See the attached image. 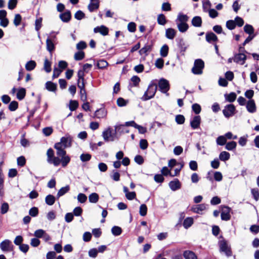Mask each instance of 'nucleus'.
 Instances as JSON below:
<instances>
[{"label": "nucleus", "instance_id": "1", "mask_svg": "<svg viewBox=\"0 0 259 259\" xmlns=\"http://www.w3.org/2000/svg\"><path fill=\"white\" fill-rule=\"evenodd\" d=\"M121 126V125L115 126L114 132L113 131L112 128L108 127L102 133V136L104 138V140L106 142L113 141L115 139L116 132L118 131Z\"/></svg>", "mask_w": 259, "mask_h": 259}, {"label": "nucleus", "instance_id": "2", "mask_svg": "<svg viewBox=\"0 0 259 259\" xmlns=\"http://www.w3.org/2000/svg\"><path fill=\"white\" fill-rule=\"evenodd\" d=\"M47 162L50 164H53L57 166L60 164V159L54 156V152L52 148H49L47 152Z\"/></svg>", "mask_w": 259, "mask_h": 259}, {"label": "nucleus", "instance_id": "3", "mask_svg": "<svg viewBox=\"0 0 259 259\" xmlns=\"http://www.w3.org/2000/svg\"><path fill=\"white\" fill-rule=\"evenodd\" d=\"M157 89V85L155 83H151L147 90L145 92L142 99L143 100H148L154 97Z\"/></svg>", "mask_w": 259, "mask_h": 259}, {"label": "nucleus", "instance_id": "4", "mask_svg": "<svg viewBox=\"0 0 259 259\" xmlns=\"http://www.w3.org/2000/svg\"><path fill=\"white\" fill-rule=\"evenodd\" d=\"M204 67V63L201 59H196L194 64V66L192 68V72L194 74H201L203 72V69Z\"/></svg>", "mask_w": 259, "mask_h": 259}, {"label": "nucleus", "instance_id": "5", "mask_svg": "<svg viewBox=\"0 0 259 259\" xmlns=\"http://www.w3.org/2000/svg\"><path fill=\"white\" fill-rule=\"evenodd\" d=\"M0 248L3 252H11L14 250V245L9 239H5L0 243Z\"/></svg>", "mask_w": 259, "mask_h": 259}, {"label": "nucleus", "instance_id": "6", "mask_svg": "<svg viewBox=\"0 0 259 259\" xmlns=\"http://www.w3.org/2000/svg\"><path fill=\"white\" fill-rule=\"evenodd\" d=\"M158 87L159 90L163 93H166L169 90V84L165 79L161 78L158 82Z\"/></svg>", "mask_w": 259, "mask_h": 259}, {"label": "nucleus", "instance_id": "7", "mask_svg": "<svg viewBox=\"0 0 259 259\" xmlns=\"http://www.w3.org/2000/svg\"><path fill=\"white\" fill-rule=\"evenodd\" d=\"M235 107L233 104H229L225 107L224 109L223 110V113L224 116L229 118L235 114Z\"/></svg>", "mask_w": 259, "mask_h": 259}, {"label": "nucleus", "instance_id": "8", "mask_svg": "<svg viewBox=\"0 0 259 259\" xmlns=\"http://www.w3.org/2000/svg\"><path fill=\"white\" fill-rule=\"evenodd\" d=\"M220 251L224 252L227 256H230L232 255L231 248L229 246H228L225 241H220Z\"/></svg>", "mask_w": 259, "mask_h": 259}, {"label": "nucleus", "instance_id": "9", "mask_svg": "<svg viewBox=\"0 0 259 259\" xmlns=\"http://www.w3.org/2000/svg\"><path fill=\"white\" fill-rule=\"evenodd\" d=\"M54 148L57 150V155L58 156H63L64 154H66V152L65 150L66 148L65 146L63 145V143L61 142L57 143L55 144Z\"/></svg>", "mask_w": 259, "mask_h": 259}, {"label": "nucleus", "instance_id": "10", "mask_svg": "<svg viewBox=\"0 0 259 259\" xmlns=\"http://www.w3.org/2000/svg\"><path fill=\"white\" fill-rule=\"evenodd\" d=\"M230 208L228 206H224L222 209L221 212V219L223 221H228L231 218V215L230 214Z\"/></svg>", "mask_w": 259, "mask_h": 259}, {"label": "nucleus", "instance_id": "11", "mask_svg": "<svg viewBox=\"0 0 259 259\" xmlns=\"http://www.w3.org/2000/svg\"><path fill=\"white\" fill-rule=\"evenodd\" d=\"M233 59L234 62L241 65H243L245 63V61L246 59V57L244 54L239 53L237 54H236Z\"/></svg>", "mask_w": 259, "mask_h": 259}, {"label": "nucleus", "instance_id": "12", "mask_svg": "<svg viewBox=\"0 0 259 259\" xmlns=\"http://www.w3.org/2000/svg\"><path fill=\"white\" fill-rule=\"evenodd\" d=\"M206 40L210 44L213 45L215 44L218 40V38L217 36L212 32H208L206 33Z\"/></svg>", "mask_w": 259, "mask_h": 259}, {"label": "nucleus", "instance_id": "13", "mask_svg": "<svg viewBox=\"0 0 259 259\" xmlns=\"http://www.w3.org/2000/svg\"><path fill=\"white\" fill-rule=\"evenodd\" d=\"M246 107L247 109V110L249 113H254L256 111V107L255 105V102L253 100L251 99L249 100L248 102L246 104Z\"/></svg>", "mask_w": 259, "mask_h": 259}, {"label": "nucleus", "instance_id": "14", "mask_svg": "<svg viewBox=\"0 0 259 259\" xmlns=\"http://www.w3.org/2000/svg\"><path fill=\"white\" fill-rule=\"evenodd\" d=\"M201 122V118L199 115L195 116L190 121V125L193 129L199 127Z\"/></svg>", "mask_w": 259, "mask_h": 259}, {"label": "nucleus", "instance_id": "15", "mask_svg": "<svg viewBox=\"0 0 259 259\" xmlns=\"http://www.w3.org/2000/svg\"><path fill=\"white\" fill-rule=\"evenodd\" d=\"M94 32L95 33H99L105 36L108 35L109 29L104 25H101L100 26H97L94 29Z\"/></svg>", "mask_w": 259, "mask_h": 259}, {"label": "nucleus", "instance_id": "16", "mask_svg": "<svg viewBox=\"0 0 259 259\" xmlns=\"http://www.w3.org/2000/svg\"><path fill=\"white\" fill-rule=\"evenodd\" d=\"M168 185L170 189L173 191L180 189L181 187V184L178 179H175L174 181H170Z\"/></svg>", "mask_w": 259, "mask_h": 259}, {"label": "nucleus", "instance_id": "17", "mask_svg": "<svg viewBox=\"0 0 259 259\" xmlns=\"http://www.w3.org/2000/svg\"><path fill=\"white\" fill-rule=\"evenodd\" d=\"M61 20L64 22H68L70 21L71 15L69 11H67L64 13H61L59 16Z\"/></svg>", "mask_w": 259, "mask_h": 259}, {"label": "nucleus", "instance_id": "18", "mask_svg": "<svg viewBox=\"0 0 259 259\" xmlns=\"http://www.w3.org/2000/svg\"><path fill=\"white\" fill-rule=\"evenodd\" d=\"M191 23L194 27H200L202 25V19L200 16H195L192 18Z\"/></svg>", "mask_w": 259, "mask_h": 259}, {"label": "nucleus", "instance_id": "19", "mask_svg": "<svg viewBox=\"0 0 259 259\" xmlns=\"http://www.w3.org/2000/svg\"><path fill=\"white\" fill-rule=\"evenodd\" d=\"M189 20V17L187 15L179 13L178 17L176 20V23H187Z\"/></svg>", "mask_w": 259, "mask_h": 259}, {"label": "nucleus", "instance_id": "20", "mask_svg": "<svg viewBox=\"0 0 259 259\" xmlns=\"http://www.w3.org/2000/svg\"><path fill=\"white\" fill-rule=\"evenodd\" d=\"M176 34V31L173 28H168L165 31V36L169 39H173Z\"/></svg>", "mask_w": 259, "mask_h": 259}, {"label": "nucleus", "instance_id": "21", "mask_svg": "<svg viewBox=\"0 0 259 259\" xmlns=\"http://www.w3.org/2000/svg\"><path fill=\"white\" fill-rule=\"evenodd\" d=\"M183 255L185 259H197V257L195 253L192 251H185Z\"/></svg>", "mask_w": 259, "mask_h": 259}, {"label": "nucleus", "instance_id": "22", "mask_svg": "<svg viewBox=\"0 0 259 259\" xmlns=\"http://www.w3.org/2000/svg\"><path fill=\"white\" fill-rule=\"evenodd\" d=\"M59 156L61 157V159H60V163H61L63 167H66L70 161V157L68 155H66V154L63 156Z\"/></svg>", "mask_w": 259, "mask_h": 259}, {"label": "nucleus", "instance_id": "23", "mask_svg": "<svg viewBox=\"0 0 259 259\" xmlns=\"http://www.w3.org/2000/svg\"><path fill=\"white\" fill-rule=\"evenodd\" d=\"M152 50V46L150 45H146L139 51V53L141 55H145L147 56L148 53L150 52Z\"/></svg>", "mask_w": 259, "mask_h": 259}, {"label": "nucleus", "instance_id": "24", "mask_svg": "<svg viewBox=\"0 0 259 259\" xmlns=\"http://www.w3.org/2000/svg\"><path fill=\"white\" fill-rule=\"evenodd\" d=\"M206 209V205L205 204H198L192 208V210L194 212L200 213L201 211Z\"/></svg>", "mask_w": 259, "mask_h": 259}, {"label": "nucleus", "instance_id": "25", "mask_svg": "<svg viewBox=\"0 0 259 259\" xmlns=\"http://www.w3.org/2000/svg\"><path fill=\"white\" fill-rule=\"evenodd\" d=\"M177 25L179 30L182 33L187 31L189 28V25L187 23H178Z\"/></svg>", "mask_w": 259, "mask_h": 259}, {"label": "nucleus", "instance_id": "26", "mask_svg": "<svg viewBox=\"0 0 259 259\" xmlns=\"http://www.w3.org/2000/svg\"><path fill=\"white\" fill-rule=\"evenodd\" d=\"M46 45L47 50L51 53L55 49V45L53 40L50 38H48L46 40Z\"/></svg>", "mask_w": 259, "mask_h": 259}, {"label": "nucleus", "instance_id": "27", "mask_svg": "<svg viewBox=\"0 0 259 259\" xmlns=\"http://www.w3.org/2000/svg\"><path fill=\"white\" fill-rule=\"evenodd\" d=\"M60 141L65 148L71 146V139L70 137H63L61 138Z\"/></svg>", "mask_w": 259, "mask_h": 259}, {"label": "nucleus", "instance_id": "28", "mask_svg": "<svg viewBox=\"0 0 259 259\" xmlns=\"http://www.w3.org/2000/svg\"><path fill=\"white\" fill-rule=\"evenodd\" d=\"M26 95V90L24 88H20L18 90L16 94L17 98L19 100H23Z\"/></svg>", "mask_w": 259, "mask_h": 259}, {"label": "nucleus", "instance_id": "29", "mask_svg": "<svg viewBox=\"0 0 259 259\" xmlns=\"http://www.w3.org/2000/svg\"><path fill=\"white\" fill-rule=\"evenodd\" d=\"M46 88L50 92H55L57 89V84L51 81H47L46 83Z\"/></svg>", "mask_w": 259, "mask_h": 259}, {"label": "nucleus", "instance_id": "30", "mask_svg": "<svg viewBox=\"0 0 259 259\" xmlns=\"http://www.w3.org/2000/svg\"><path fill=\"white\" fill-rule=\"evenodd\" d=\"M106 115V112L105 109L103 108L97 110L95 113V116L98 118H104Z\"/></svg>", "mask_w": 259, "mask_h": 259}, {"label": "nucleus", "instance_id": "31", "mask_svg": "<svg viewBox=\"0 0 259 259\" xmlns=\"http://www.w3.org/2000/svg\"><path fill=\"white\" fill-rule=\"evenodd\" d=\"M70 190V186L67 185L65 187L61 188L58 192L57 196L58 198L64 195Z\"/></svg>", "mask_w": 259, "mask_h": 259}, {"label": "nucleus", "instance_id": "32", "mask_svg": "<svg viewBox=\"0 0 259 259\" xmlns=\"http://www.w3.org/2000/svg\"><path fill=\"white\" fill-rule=\"evenodd\" d=\"M36 66V62L34 61L30 60L27 62L25 64V68L27 71L33 70Z\"/></svg>", "mask_w": 259, "mask_h": 259}, {"label": "nucleus", "instance_id": "33", "mask_svg": "<svg viewBox=\"0 0 259 259\" xmlns=\"http://www.w3.org/2000/svg\"><path fill=\"white\" fill-rule=\"evenodd\" d=\"M96 65L98 69H103L108 66V63L106 60L101 59L97 62Z\"/></svg>", "mask_w": 259, "mask_h": 259}, {"label": "nucleus", "instance_id": "34", "mask_svg": "<svg viewBox=\"0 0 259 259\" xmlns=\"http://www.w3.org/2000/svg\"><path fill=\"white\" fill-rule=\"evenodd\" d=\"M99 199V195L96 193H93L89 196V200L91 203H96L98 201Z\"/></svg>", "mask_w": 259, "mask_h": 259}, {"label": "nucleus", "instance_id": "35", "mask_svg": "<svg viewBox=\"0 0 259 259\" xmlns=\"http://www.w3.org/2000/svg\"><path fill=\"white\" fill-rule=\"evenodd\" d=\"M193 224V219L192 218L188 217L184 220L183 222V226L185 229H188Z\"/></svg>", "mask_w": 259, "mask_h": 259}, {"label": "nucleus", "instance_id": "36", "mask_svg": "<svg viewBox=\"0 0 259 259\" xmlns=\"http://www.w3.org/2000/svg\"><path fill=\"white\" fill-rule=\"evenodd\" d=\"M168 50L169 48L167 45H164L162 46L160 50V54L161 56L162 57H166L168 55Z\"/></svg>", "mask_w": 259, "mask_h": 259}, {"label": "nucleus", "instance_id": "37", "mask_svg": "<svg viewBox=\"0 0 259 259\" xmlns=\"http://www.w3.org/2000/svg\"><path fill=\"white\" fill-rule=\"evenodd\" d=\"M178 44L181 52H185L186 50L187 46L183 38L179 39L178 40Z\"/></svg>", "mask_w": 259, "mask_h": 259}, {"label": "nucleus", "instance_id": "38", "mask_svg": "<svg viewBox=\"0 0 259 259\" xmlns=\"http://www.w3.org/2000/svg\"><path fill=\"white\" fill-rule=\"evenodd\" d=\"M99 7V2H91L88 5V9L91 12L98 9Z\"/></svg>", "mask_w": 259, "mask_h": 259}, {"label": "nucleus", "instance_id": "39", "mask_svg": "<svg viewBox=\"0 0 259 259\" xmlns=\"http://www.w3.org/2000/svg\"><path fill=\"white\" fill-rule=\"evenodd\" d=\"M46 203L49 205H52L55 202V198L52 195H48L45 198Z\"/></svg>", "mask_w": 259, "mask_h": 259}, {"label": "nucleus", "instance_id": "40", "mask_svg": "<svg viewBox=\"0 0 259 259\" xmlns=\"http://www.w3.org/2000/svg\"><path fill=\"white\" fill-rule=\"evenodd\" d=\"M230 157V153L226 151H223L221 152L219 155V158L222 161H227L229 159Z\"/></svg>", "mask_w": 259, "mask_h": 259}, {"label": "nucleus", "instance_id": "41", "mask_svg": "<svg viewBox=\"0 0 259 259\" xmlns=\"http://www.w3.org/2000/svg\"><path fill=\"white\" fill-rule=\"evenodd\" d=\"M225 96L226 100L230 102H234L236 98V94L234 92H232L229 94H226Z\"/></svg>", "mask_w": 259, "mask_h": 259}, {"label": "nucleus", "instance_id": "42", "mask_svg": "<svg viewBox=\"0 0 259 259\" xmlns=\"http://www.w3.org/2000/svg\"><path fill=\"white\" fill-rule=\"evenodd\" d=\"M4 176L2 172V169L0 168V196H2L3 195V188H4Z\"/></svg>", "mask_w": 259, "mask_h": 259}, {"label": "nucleus", "instance_id": "43", "mask_svg": "<svg viewBox=\"0 0 259 259\" xmlns=\"http://www.w3.org/2000/svg\"><path fill=\"white\" fill-rule=\"evenodd\" d=\"M111 232L114 236H119L122 233V229L118 226H114L111 229Z\"/></svg>", "mask_w": 259, "mask_h": 259}, {"label": "nucleus", "instance_id": "44", "mask_svg": "<svg viewBox=\"0 0 259 259\" xmlns=\"http://www.w3.org/2000/svg\"><path fill=\"white\" fill-rule=\"evenodd\" d=\"M157 22L159 24L164 25L166 23V20L165 16L162 14H159L157 17Z\"/></svg>", "mask_w": 259, "mask_h": 259}, {"label": "nucleus", "instance_id": "45", "mask_svg": "<svg viewBox=\"0 0 259 259\" xmlns=\"http://www.w3.org/2000/svg\"><path fill=\"white\" fill-rule=\"evenodd\" d=\"M237 143L236 142L231 141L226 143L225 148L229 151L235 149L236 147Z\"/></svg>", "mask_w": 259, "mask_h": 259}, {"label": "nucleus", "instance_id": "46", "mask_svg": "<svg viewBox=\"0 0 259 259\" xmlns=\"http://www.w3.org/2000/svg\"><path fill=\"white\" fill-rule=\"evenodd\" d=\"M216 142L218 145L223 146L226 144L227 140L224 136H220L217 138Z\"/></svg>", "mask_w": 259, "mask_h": 259}, {"label": "nucleus", "instance_id": "47", "mask_svg": "<svg viewBox=\"0 0 259 259\" xmlns=\"http://www.w3.org/2000/svg\"><path fill=\"white\" fill-rule=\"evenodd\" d=\"M244 31L249 35H252L254 32L253 27L249 24H246L244 27Z\"/></svg>", "mask_w": 259, "mask_h": 259}, {"label": "nucleus", "instance_id": "48", "mask_svg": "<svg viewBox=\"0 0 259 259\" xmlns=\"http://www.w3.org/2000/svg\"><path fill=\"white\" fill-rule=\"evenodd\" d=\"M44 67L47 73L51 71V63L47 59L45 60Z\"/></svg>", "mask_w": 259, "mask_h": 259}, {"label": "nucleus", "instance_id": "49", "mask_svg": "<svg viewBox=\"0 0 259 259\" xmlns=\"http://www.w3.org/2000/svg\"><path fill=\"white\" fill-rule=\"evenodd\" d=\"M84 57V53L82 51H79L75 53L74 59L77 61L81 60Z\"/></svg>", "mask_w": 259, "mask_h": 259}, {"label": "nucleus", "instance_id": "50", "mask_svg": "<svg viewBox=\"0 0 259 259\" xmlns=\"http://www.w3.org/2000/svg\"><path fill=\"white\" fill-rule=\"evenodd\" d=\"M92 156L89 153H83L80 155V159L82 162H87L90 160Z\"/></svg>", "mask_w": 259, "mask_h": 259}, {"label": "nucleus", "instance_id": "51", "mask_svg": "<svg viewBox=\"0 0 259 259\" xmlns=\"http://www.w3.org/2000/svg\"><path fill=\"white\" fill-rule=\"evenodd\" d=\"M251 194L255 201L259 200V190L257 188H253L251 190Z\"/></svg>", "mask_w": 259, "mask_h": 259}, {"label": "nucleus", "instance_id": "52", "mask_svg": "<svg viewBox=\"0 0 259 259\" xmlns=\"http://www.w3.org/2000/svg\"><path fill=\"white\" fill-rule=\"evenodd\" d=\"M18 107V103L17 101L11 102L9 105V109L11 111H15Z\"/></svg>", "mask_w": 259, "mask_h": 259}, {"label": "nucleus", "instance_id": "53", "mask_svg": "<svg viewBox=\"0 0 259 259\" xmlns=\"http://www.w3.org/2000/svg\"><path fill=\"white\" fill-rule=\"evenodd\" d=\"M226 27L230 30H233L236 27V23L234 20H228L226 22Z\"/></svg>", "mask_w": 259, "mask_h": 259}, {"label": "nucleus", "instance_id": "54", "mask_svg": "<svg viewBox=\"0 0 259 259\" xmlns=\"http://www.w3.org/2000/svg\"><path fill=\"white\" fill-rule=\"evenodd\" d=\"M147 212V207L144 204L141 205L140 207L139 213L141 216H145Z\"/></svg>", "mask_w": 259, "mask_h": 259}, {"label": "nucleus", "instance_id": "55", "mask_svg": "<svg viewBox=\"0 0 259 259\" xmlns=\"http://www.w3.org/2000/svg\"><path fill=\"white\" fill-rule=\"evenodd\" d=\"M9 204L7 202H4L2 204L1 208V212L2 214L6 213L9 210Z\"/></svg>", "mask_w": 259, "mask_h": 259}, {"label": "nucleus", "instance_id": "56", "mask_svg": "<svg viewBox=\"0 0 259 259\" xmlns=\"http://www.w3.org/2000/svg\"><path fill=\"white\" fill-rule=\"evenodd\" d=\"M78 104L76 101L71 100L70 101L69 109L71 111H74L78 107Z\"/></svg>", "mask_w": 259, "mask_h": 259}, {"label": "nucleus", "instance_id": "57", "mask_svg": "<svg viewBox=\"0 0 259 259\" xmlns=\"http://www.w3.org/2000/svg\"><path fill=\"white\" fill-rule=\"evenodd\" d=\"M176 121L179 124H183L185 122V118L183 115H177L176 116Z\"/></svg>", "mask_w": 259, "mask_h": 259}, {"label": "nucleus", "instance_id": "58", "mask_svg": "<svg viewBox=\"0 0 259 259\" xmlns=\"http://www.w3.org/2000/svg\"><path fill=\"white\" fill-rule=\"evenodd\" d=\"M53 132L52 127H46L43 128L42 133L46 136H50Z\"/></svg>", "mask_w": 259, "mask_h": 259}, {"label": "nucleus", "instance_id": "59", "mask_svg": "<svg viewBox=\"0 0 259 259\" xmlns=\"http://www.w3.org/2000/svg\"><path fill=\"white\" fill-rule=\"evenodd\" d=\"M22 20L21 16L20 14H16L14 19V24L16 26H18L21 23Z\"/></svg>", "mask_w": 259, "mask_h": 259}, {"label": "nucleus", "instance_id": "60", "mask_svg": "<svg viewBox=\"0 0 259 259\" xmlns=\"http://www.w3.org/2000/svg\"><path fill=\"white\" fill-rule=\"evenodd\" d=\"M38 213V209L36 207H32L29 211V214L32 217H36Z\"/></svg>", "mask_w": 259, "mask_h": 259}, {"label": "nucleus", "instance_id": "61", "mask_svg": "<svg viewBox=\"0 0 259 259\" xmlns=\"http://www.w3.org/2000/svg\"><path fill=\"white\" fill-rule=\"evenodd\" d=\"M87 200V196L83 193H79L77 196V200L80 203H84Z\"/></svg>", "mask_w": 259, "mask_h": 259}, {"label": "nucleus", "instance_id": "62", "mask_svg": "<svg viewBox=\"0 0 259 259\" xmlns=\"http://www.w3.org/2000/svg\"><path fill=\"white\" fill-rule=\"evenodd\" d=\"M155 66L159 69H162L164 65V61L161 58L157 59L155 61Z\"/></svg>", "mask_w": 259, "mask_h": 259}, {"label": "nucleus", "instance_id": "63", "mask_svg": "<svg viewBox=\"0 0 259 259\" xmlns=\"http://www.w3.org/2000/svg\"><path fill=\"white\" fill-rule=\"evenodd\" d=\"M148 142L145 139H141L140 141V148L142 150H145L148 147Z\"/></svg>", "mask_w": 259, "mask_h": 259}, {"label": "nucleus", "instance_id": "64", "mask_svg": "<svg viewBox=\"0 0 259 259\" xmlns=\"http://www.w3.org/2000/svg\"><path fill=\"white\" fill-rule=\"evenodd\" d=\"M183 151V148L180 146H177L174 149V153L176 155H180Z\"/></svg>", "mask_w": 259, "mask_h": 259}]
</instances>
